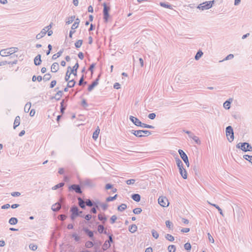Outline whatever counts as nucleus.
I'll list each match as a JSON object with an SVG mask.
<instances>
[{"label":"nucleus","mask_w":252,"mask_h":252,"mask_svg":"<svg viewBox=\"0 0 252 252\" xmlns=\"http://www.w3.org/2000/svg\"><path fill=\"white\" fill-rule=\"evenodd\" d=\"M191 139H192L195 141L196 144H200L201 142L197 136L194 135Z\"/></svg>","instance_id":"obj_58"},{"label":"nucleus","mask_w":252,"mask_h":252,"mask_svg":"<svg viewBox=\"0 0 252 252\" xmlns=\"http://www.w3.org/2000/svg\"><path fill=\"white\" fill-rule=\"evenodd\" d=\"M98 219L100 221H102L103 223H105V221L107 220V218L106 217L104 213L103 214H99L98 215Z\"/></svg>","instance_id":"obj_24"},{"label":"nucleus","mask_w":252,"mask_h":252,"mask_svg":"<svg viewBox=\"0 0 252 252\" xmlns=\"http://www.w3.org/2000/svg\"><path fill=\"white\" fill-rule=\"evenodd\" d=\"M66 218H67V216L65 215H63V214H61V215H59L58 217V218L62 221L66 219Z\"/></svg>","instance_id":"obj_61"},{"label":"nucleus","mask_w":252,"mask_h":252,"mask_svg":"<svg viewBox=\"0 0 252 252\" xmlns=\"http://www.w3.org/2000/svg\"><path fill=\"white\" fill-rule=\"evenodd\" d=\"M41 62V55L38 54L34 59V63L35 65H39Z\"/></svg>","instance_id":"obj_17"},{"label":"nucleus","mask_w":252,"mask_h":252,"mask_svg":"<svg viewBox=\"0 0 252 252\" xmlns=\"http://www.w3.org/2000/svg\"><path fill=\"white\" fill-rule=\"evenodd\" d=\"M225 131L227 140L229 142H232L234 138V131L232 127L230 126H227Z\"/></svg>","instance_id":"obj_4"},{"label":"nucleus","mask_w":252,"mask_h":252,"mask_svg":"<svg viewBox=\"0 0 252 252\" xmlns=\"http://www.w3.org/2000/svg\"><path fill=\"white\" fill-rule=\"evenodd\" d=\"M178 153L182 158V159L183 160L186 165L189 167V163L188 159V157L186 154L181 149H179L178 150Z\"/></svg>","instance_id":"obj_7"},{"label":"nucleus","mask_w":252,"mask_h":252,"mask_svg":"<svg viewBox=\"0 0 252 252\" xmlns=\"http://www.w3.org/2000/svg\"><path fill=\"white\" fill-rule=\"evenodd\" d=\"M208 203H209V204H210L211 205H212V206H213L215 207L217 209V210H218L219 211V212L221 216H223V212H222V210L220 209V207L218 205H217V204H213V203H210V202H208Z\"/></svg>","instance_id":"obj_33"},{"label":"nucleus","mask_w":252,"mask_h":252,"mask_svg":"<svg viewBox=\"0 0 252 252\" xmlns=\"http://www.w3.org/2000/svg\"><path fill=\"white\" fill-rule=\"evenodd\" d=\"M94 244L92 241H88L85 243V247L87 248H91L93 247Z\"/></svg>","instance_id":"obj_55"},{"label":"nucleus","mask_w":252,"mask_h":252,"mask_svg":"<svg viewBox=\"0 0 252 252\" xmlns=\"http://www.w3.org/2000/svg\"><path fill=\"white\" fill-rule=\"evenodd\" d=\"M63 94V91H59L56 94H55V98L56 100H59L60 99L61 97Z\"/></svg>","instance_id":"obj_36"},{"label":"nucleus","mask_w":252,"mask_h":252,"mask_svg":"<svg viewBox=\"0 0 252 252\" xmlns=\"http://www.w3.org/2000/svg\"><path fill=\"white\" fill-rule=\"evenodd\" d=\"M165 224L166 225V227H168L169 229H173V224L172 222H171L170 220H166L165 221Z\"/></svg>","instance_id":"obj_52"},{"label":"nucleus","mask_w":252,"mask_h":252,"mask_svg":"<svg viewBox=\"0 0 252 252\" xmlns=\"http://www.w3.org/2000/svg\"><path fill=\"white\" fill-rule=\"evenodd\" d=\"M210 3H208L207 1L204 2L202 3L199 4L197 8L201 10H208L210 8V6L209 5Z\"/></svg>","instance_id":"obj_12"},{"label":"nucleus","mask_w":252,"mask_h":252,"mask_svg":"<svg viewBox=\"0 0 252 252\" xmlns=\"http://www.w3.org/2000/svg\"><path fill=\"white\" fill-rule=\"evenodd\" d=\"M117 194H115L114 196H109L107 198H106V201L107 202L112 201L115 200L117 198Z\"/></svg>","instance_id":"obj_53"},{"label":"nucleus","mask_w":252,"mask_h":252,"mask_svg":"<svg viewBox=\"0 0 252 252\" xmlns=\"http://www.w3.org/2000/svg\"><path fill=\"white\" fill-rule=\"evenodd\" d=\"M141 212L142 209L140 208H136L133 210V213L136 215L139 214Z\"/></svg>","instance_id":"obj_60"},{"label":"nucleus","mask_w":252,"mask_h":252,"mask_svg":"<svg viewBox=\"0 0 252 252\" xmlns=\"http://www.w3.org/2000/svg\"><path fill=\"white\" fill-rule=\"evenodd\" d=\"M20 124V118L19 116H17L16 117L14 122V126L13 128L14 129H15L16 127L19 126Z\"/></svg>","instance_id":"obj_25"},{"label":"nucleus","mask_w":252,"mask_h":252,"mask_svg":"<svg viewBox=\"0 0 252 252\" xmlns=\"http://www.w3.org/2000/svg\"><path fill=\"white\" fill-rule=\"evenodd\" d=\"M158 204L162 207H167L169 202L166 197L160 196L158 199Z\"/></svg>","instance_id":"obj_10"},{"label":"nucleus","mask_w":252,"mask_h":252,"mask_svg":"<svg viewBox=\"0 0 252 252\" xmlns=\"http://www.w3.org/2000/svg\"><path fill=\"white\" fill-rule=\"evenodd\" d=\"M129 120L136 126H140L142 122L137 118L132 116L129 117Z\"/></svg>","instance_id":"obj_13"},{"label":"nucleus","mask_w":252,"mask_h":252,"mask_svg":"<svg viewBox=\"0 0 252 252\" xmlns=\"http://www.w3.org/2000/svg\"><path fill=\"white\" fill-rule=\"evenodd\" d=\"M234 58V55L232 54H229L227 55L223 60L222 61H220V62H222L224 61H226L228 60H231Z\"/></svg>","instance_id":"obj_57"},{"label":"nucleus","mask_w":252,"mask_h":252,"mask_svg":"<svg viewBox=\"0 0 252 252\" xmlns=\"http://www.w3.org/2000/svg\"><path fill=\"white\" fill-rule=\"evenodd\" d=\"M103 19H104V22L105 23H107L108 22V18L109 17V11L110 9V8L109 6H107L106 3H103Z\"/></svg>","instance_id":"obj_6"},{"label":"nucleus","mask_w":252,"mask_h":252,"mask_svg":"<svg viewBox=\"0 0 252 252\" xmlns=\"http://www.w3.org/2000/svg\"><path fill=\"white\" fill-rule=\"evenodd\" d=\"M168 251L169 252H175L176 251V247L173 245H169L168 247Z\"/></svg>","instance_id":"obj_46"},{"label":"nucleus","mask_w":252,"mask_h":252,"mask_svg":"<svg viewBox=\"0 0 252 252\" xmlns=\"http://www.w3.org/2000/svg\"><path fill=\"white\" fill-rule=\"evenodd\" d=\"M79 23H80L79 19V18L76 19L74 23L72 25L71 30L69 32V37L70 38L72 37V35L75 32L74 30L78 28Z\"/></svg>","instance_id":"obj_8"},{"label":"nucleus","mask_w":252,"mask_h":252,"mask_svg":"<svg viewBox=\"0 0 252 252\" xmlns=\"http://www.w3.org/2000/svg\"><path fill=\"white\" fill-rule=\"evenodd\" d=\"M64 185V183L63 182L60 183L59 184L55 185V186L53 187L52 189L53 190H56L58 189L61 188L63 187Z\"/></svg>","instance_id":"obj_40"},{"label":"nucleus","mask_w":252,"mask_h":252,"mask_svg":"<svg viewBox=\"0 0 252 252\" xmlns=\"http://www.w3.org/2000/svg\"><path fill=\"white\" fill-rule=\"evenodd\" d=\"M8 222L11 225H15L18 222V219L15 217L11 218L8 221Z\"/></svg>","instance_id":"obj_30"},{"label":"nucleus","mask_w":252,"mask_h":252,"mask_svg":"<svg viewBox=\"0 0 252 252\" xmlns=\"http://www.w3.org/2000/svg\"><path fill=\"white\" fill-rule=\"evenodd\" d=\"M99 132H100V129H99V127H97V129H95V130L93 134V138L94 140H96L98 138Z\"/></svg>","instance_id":"obj_31"},{"label":"nucleus","mask_w":252,"mask_h":252,"mask_svg":"<svg viewBox=\"0 0 252 252\" xmlns=\"http://www.w3.org/2000/svg\"><path fill=\"white\" fill-rule=\"evenodd\" d=\"M81 217L84 218L86 220L89 221L92 218V216L90 214H87L86 215L80 216Z\"/></svg>","instance_id":"obj_59"},{"label":"nucleus","mask_w":252,"mask_h":252,"mask_svg":"<svg viewBox=\"0 0 252 252\" xmlns=\"http://www.w3.org/2000/svg\"><path fill=\"white\" fill-rule=\"evenodd\" d=\"M69 190H73L76 193L81 194L82 193V189L80 185L77 184H73L70 186L68 188Z\"/></svg>","instance_id":"obj_9"},{"label":"nucleus","mask_w":252,"mask_h":252,"mask_svg":"<svg viewBox=\"0 0 252 252\" xmlns=\"http://www.w3.org/2000/svg\"><path fill=\"white\" fill-rule=\"evenodd\" d=\"M165 238L170 242H173L174 240V237L169 234H166L165 236Z\"/></svg>","instance_id":"obj_43"},{"label":"nucleus","mask_w":252,"mask_h":252,"mask_svg":"<svg viewBox=\"0 0 252 252\" xmlns=\"http://www.w3.org/2000/svg\"><path fill=\"white\" fill-rule=\"evenodd\" d=\"M18 51L17 47H10L4 49H2L0 51V55L2 57H7L11 56L12 57H17V55L14 54V53L17 52Z\"/></svg>","instance_id":"obj_1"},{"label":"nucleus","mask_w":252,"mask_h":252,"mask_svg":"<svg viewBox=\"0 0 252 252\" xmlns=\"http://www.w3.org/2000/svg\"><path fill=\"white\" fill-rule=\"evenodd\" d=\"M236 147L237 148L240 149L245 152L252 151V146L247 142H240L236 145Z\"/></svg>","instance_id":"obj_2"},{"label":"nucleus","mask_w":252,"mask_h":252,"mask_svg":"<svg viewBox=\"0 0 252 252\" xmlns=\"http://www.w3.org/2000/svg\"><path fill=\"white\" fill-rule=\"evenodd\" d=\"M77 199L78 200V205L79 207L83 209H85L86 206V202L80 197H78Z\"/></svg>","instance_id":"obj_16"},{"label":"nucleus","mask_w":252,"mask_h":252,"mask_svg":"<svg viewBox=\"0 0 252 252\" xmlns=\"http://www.w3.org/2000/svg\"><path fill=\"white\" fill-rule=\"evenodd\" d=\"M137 226L134 224H131L129 226L128 230L132 233H133L135 232H136L137 231Z\"/></svg>","instance_id":"obj_26"},{"label":"nucleus","mask_w":252,"mask_h":252,"mask_svg":"<svg viewBox=\"0 0 252 252\" xmlns=\"http://www.w3.org/2000/svg\"><path fill=\"white\" fill-rule=\"evenodd\" d=\"M83 230L92 240H94V232L93 231L90 230L87 227H83Z\"/></svg>","instance_id":"obj_14"},{"label":"nucleus","mask_w":252,"mask_h":252,"mask_svg":"<svg viewBox=\"0 0 252 252\" xmlns=\"http://www.w3.org/2000/svg\"><path fill=\"white\" fill-rule=\"evenodd\" d=\"M62 208V205L59 202H57L54 204L51 207V209L53 212H58Z\"/></svg>","instance_id":"obj_15"},{"label":"nucleus","mask_w":252,"mask_h":252,"mask_svg":"<svg viewBox=\"0 0 252 252\" xmlns=\"http://www.w3.org/2000/svg\"><path fill=\"white\" fill-rule=\"evenodd\" d=\"M140 127L144 128H154L155 127L152 125H147L144 123H141Z\"/></svg>","instance_id":"obj_51"},{"label":"nucleus","mask_w":252,"mask_h":252,"mask_svg":"<svg viewBox=\"0 0 252 252\" xmlns=\"http://www.w3.org/2000/svg\"><path fill=\"white\" fill-rule=\"evenodd\" d=\"M79 65L78 63H76L75 65L73 66L72 68H71L70 69L71 70V72L74 75H77V71L78 68H79Z\"/></svg>","instance_id":"obj_18"},{"label":"nucleus","mask_w":252,"mask_h":252,"mask_svg":"<svg viewBox=\"0 0 252 252\" xmlns=\"http://www.w3.org/2000/svg\"><path fill=\"white\" fill-rule=\"evenodd\" d=\"M79 209L76 205L72 206L70 210L71 212L70 219L71 220H74L77 217L80 216L78 214Z\"/></svg>","instance_id":"obj_5"},{"label":"nucleus","mask_w":252,"mask_h":252,"mask_svg":"<svg viewBox=\"0 0 252 252\" xmlns=\"http://www.w3.org/2000/svg\"><path fill=\"white\" fill-rule=\"evenodd\" d=\"M75 16H71L68 18L67 20L66 21V24L69 25L72 23L73 21L75 20Z\"/></svg>","instance_id":"obj_41"},{"label":"nucleus","mask_w":252,"mask_h":252,"mask_svg":"<svg viewBox=\"0 0 252 252\" xmlns=\"http://www.w3.org/2000/svg\"><path fill=\"white\" fill-rule=\"evenodd\" d=\"M83 184L85 186L90 187H93L94 186V183L90 179H86V180H85L84 181Z\"/></svg>","instance_id":"obj_20"},{"label":"nucleus","mask_w":252,"mask_h":252,"mask_svg":"<svg viewBox=\"0 0 252 252\" xmlns=\"http://www.w3.org/2000/svg\"><path fill=\"white\" fill-rule=\"evenodd\" d=\"M110 246H111V245L109 244V243H108L107 241H106L102 246V249L103 251H106L108 248H109L110 247Z\"/></svg>","instance_id":"obj_45"},{"label":"nucleus","mask_w":252,"mask_h":252,"mask_svg":"<svg viewBox=\"0 0 252 252\" xmlns=\"http://www.w3.org/2000/svg\"><path fill=\"white\" fill-rule=\"evenodd\" d=\"M153 237H154L155 239H157L159 237L158 233L156 231L155 229H153L151 231Z\"/></svg>","instance_id":"obj_54"},{"label":"nucleus","mask_w":252,"mask_h":252,"mask_svg":"<svg viewBox=\"0 0 252 252\" xmlns=\"http://www.w3.org/2000/svg\"><path fill=\"white\" fill-rule=\"evenodd\" d=\"M46 33V29H42L40 32L36 35V38L37 39H40L42 37H44Z\"/></svg>","instance_id":"obj_22"},{"label":"nucleus","mask_w":252,"mask_h":252,"mask_svg":"<svg viewBox=\"0 0 252 252\" xmlns=\"http://www.w3.org/2000/svg\"><path fill=\"white\" fill-rule=\"evenodd\" d=\"M127 208V205L126 204H122L118 207V210L120 212H123Z\"/></svg>","instance_id":"obj_38"},{"label":"nucleus","mask_w":252,"mask_h":252,"mask_svg":"<svg viewBox=\"0 0 252 252\" xmlns=\"http://www.w3.org/2000/svg\"><path fill=\"white\" fill-rule=\"evenodd\" d=\"M63 52V49H62L60 50L57 53L53 55L52 59L54 60L57 59L58 58H59V57H60L62 55Z\"/></svg>","instance_id":"obj_29"},{"label":"nucleus","mask_w":252,"mask_h":252,"mask_svg":"<svg viewBox=\"0 0 252 252\" xmlns=\"http://www.w3.org/2000/svg\"><path fill=\"white\" fill-rule=\"evenodd\" d=\"M183 131L187 134H188L189 135V137L190 138H192V137H193V136L194 135V134L193 133H192L191 132H190V131H188V130H183Z\"/></svg>","instance_id":"obj_64"},{"label":"nucleus","mask_w":252,"mask_h":252,"mask_svg":"<svg viewBox=\"0 0 252 252\" xmlns=\"http://www.w3.org/2000/svg\"><path fill=\"white\" fill-rule=\"evenodd\" d=\"M84 75H82V76L80 78V79L79 81V82H78L79 86H81L83 84H84V85L87 84V82L86 81L84 82Z\"/></svg>","instance_id":"obj_42"},{"label":"nucleus","mask_w":252,"mask_h":252,"mask_svg":"<svg viewBox=\"0 0 252 252\" xmlns=\"http://www.w3.org/2000/svg\"><path fill=\"white\" fill-rule=\"evenodd\" d=\"M67 101V99H66V100H65V99H63L62 102H61L60 112L62 114H63L64 113V110H65V108H66V106H64L63 105V104L65 101Z\"/></svg>","instance_id":"obj_28"},{"label":"nucleus","mask_w":252,"mask_h":252,"mask_svg":"<svg viewBox=\"0 0 252 252\" xmlns=\"http://www.w3.org/2000/svg\"><path fill=\"white\" fill-rule=\"evenodd\" d=\"M159 5L163 7L167 8L169 9H172V5L171 4H169L168 3H165L163 2H160L159 3Z\"/></svg>","instance_id":"obj_34"},{"label":"nucleus","mask_w":252,"mask_h":252,"mask_svg":"<svg viewBox=\"0 0 252 252\" xmlns=\"http://www.w3.org/2000/svg\"><path fill=\"white\" fill-rule=\"evenodd\" d=\"M83 43V40L79 39L75 43V46L76 48H80Z\"/></svg>","instance_id":"obj_44"},{"label":"nucleus","mask_w":252,"mask_h":252,"mask_svg":"<svg viewBox=\"0 0 252 252\" xmlns=\"http://www.w3.org/2000/svg\"><path fill=\"white\" fill-rule=\"evenodd\" d=\"M51 78V75L50 73H47L45 74L43 76V79L45 81H47L49 80Z\"/></svg>","instance_id":"obj_56"},{"label":"nucleus","mask_w":252,"mask_h":252,"mask_svg":"<svg viewBox=\"0 0 252 252\" xmlns=\"http://www.w3.org/2000/svg\"><path fill=\"white\" fill-rule=\"evenodd\" d=\"M203 53L201 50H199L197 51V53L195 56V60L197 61L203 55Z\"/></svg>","instance_id":"obj_39"},{"label":"nucleus","mask_w":252,"mask_h":252,"mask_svg":"<svg viewBox=\"0 0 252 252\" xmlns=\"http://www.w3.org/2000/svg\"><path fill=\"white\" fill-rule=\"evenodd\" d=\"M184 248L185 250L190 251L191 250V246L189 243H187L184 245Z\"/></svg>","instance_id":"obj_63"},{"label":"nucleus","mask_w":252,"mask_h":252,"mask_svg":"<svg viewBox=\"0 0 252 252\" xmlns=\"http://www.w3.org/2000/svg\"><path fill=\"white\" fill-rule=\"evenodd\" d=\"M31 107V102H28L25 106V107H24V111L26 113H28L29 110H30V109Z\"/></svg>","instance_id":"obj_49"},{"label":"nucleus","mask_w":252,"mask_h":252,"mask_svg":"<svg viewBox=\"0 0 252 252\" xmlns=\"http://www.w3.org/2000/svg\"><path fill=\"white\" fill-rule=\"evenodd\" d=\"M232 102V99H229L225 101L223 103V107L226 109H229L230 107V104Z\"/></svg>","instance_id":"obj_27"},{"label":"nucleus","mask_w":252,"mask_h":252,"mask_svg":"<svg viewBox=\"0 0 252 252\" xmlns=\"http://www.w3.org/2000/svg\"><path fill=\"white\" fill-rule=\"evenodd\" d=\"M68 82L67 83V87H68V88H72L73 87L75 84H76V82L74 80V79H72L71 80H68Z\"/></svg>","instance_id":"obj_37"},{"label":"nucleus","mask_w":252,"mask_h":252,"mask_svg":"<svg viewBox=\"0 0 252 252\" xmlns=\"http://www.w3.org/2000/svg\"><path fill=\"white\" fill-rule=\"evenodd\" d=\"M69 69H71V67L68 66L67 71L66 72L65 78H64L65 81H68L69 80L71 74H72L71 72H69Z\"/></svg>","instance_id":"obj_32"},{"label":"nucleus","mask_w":252,"mask_h":252,"mask_svg":"<svg viewBox=\"0 0 252 252\" xmlns=\"http://www.w3.org/2000/svg\"><path fill=\"white\" fill-rule=\"evenodd\" d=\"M176 162L178 168H181V167L183 168V163L179 158H176Z\"/></svg>","instance_id":"obj_35"},{"label":"nucleus","mask_w":252,"mask_h":252,"mask_svg":"<svg viewBox=\"0 0 252 252\" xmlns=\"http://www.w3.org/2000/svg\"><path fill=\"white\" fill-rule=\"evenodd\" d=\"M130 132L137 137H142L145 136V135H143L142 133L145 134L146 136L149 135L151 134V131L148 130H131Z\"/></svg>","instance_id":"obj_3"},{"label":"nucleus","mask_w":252,"mask_h":252,"mask_svg":"<svg viewBox=\"0 0 252 252\" xmlns=\"http://www.w3.org/2000/svg\"><path fill=\"white\" fill-rule=\"evenodd\" d=\"M243 158L252 163V156L245 155L243 156Z\"/></svg>","instance_id":"obj_48"},{"label":"nucleus","mask_w":252,"mask_h":252,"mask_svg":"<svg viewBox=\"0 0 252 252\" xmlns=\"http://www.w3.org/2000/svg\"><path fill=\"white\" fill-rule=\"evenodd\" d=\"M179 172L180 174L181 175L182 177L184 179H186L187 178V173L186 170L184 168V167H183V168L181 167V168H179Z\"/></svg>","instance_id":"obj_21"},{"label":"nucleus","mask_w":252,"mask_h":252,"mask_svg":"<svg viewBox=\"0 0 252 252\" xmlns=\"http://www.w3.org/2000/svg\"><path fill=\"white\" fill-rule=\"evenodd\" d=\"M104 229V226L102 224H99L97 226V231L100 234L103 233Z\"/></svg>","instance_id":"obj_50"},{"label":"nucleus","mask_w":252,"mask_h":252,"mask_svg":"<svg viewBox=\"0 0 252 252\" xmlns=\"http://www.w3.org/2000/svg\"><path fill=\"white\" fill-rule=\"evenodd\" d=\"M131 198L136 202H139L141 199V196L138 193H134L131 195Z\"/></svg>","instance_id":"obj_23"},{"label":"nucleus","mask_w":252,"mask_h":252,"mask_svg":"<svg viewBox=\"0 0 252 252\" xmlns=\"http://www.w3.org/2000/svg\"><path fill=\"white\" fill-rule=\"evenodd\" d=\"M100 75L96 78V79L93 81L91 85L88 86V91L89 92L92 91L94 88L98 84V81L99 80Z\"/></svg>","instance_id":"obj_11"},{"label":"nucleus","mask_w":252,"mask_h":252,"mask_svg":"<svg viewBox=\"0 0 252 252\" xmlns=\"http://www.w3.org/2000/svg\"><path fill=\"white\" fill-rule=\"evenodd\" d=\"M117 219V217L115 215H113L112 216H111V217L110 218V223L111 224H113L115 222L116 220Z\"/></svg>","instance_id":"obj_62"},{"label":"nucleus","mask_w":252,"mask_h":252,"mask_svg":"<svg viewBox=\"0 0 252 252\" xmlns=\"http://www.w3.org/2000/svg\"><path fill=\"white\" fill-rule=\"evenodd\" d=\"M59 64L57 63H54L51 65V70L53 72H56L59 70Z\"/></svg>","instance_id":"obj_19"},{"label":"nucleus","mask_w":252,"mask_h":252,"mask_svg":"<svg viewBox=\"0 0 252 252\" xmlns=\"http://www.w3.org/2000/svg\"><path fill=\"white\" fill-rule=\"evenodd\" d=\"M85 202H86V205L88 207H92L94 205V202L92 201L90 199H87L86 201H85Z\"/></svg>","instance_id":"obj_47"}]
</instances>
